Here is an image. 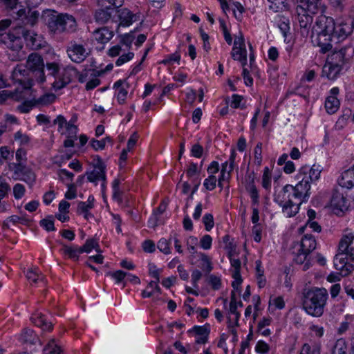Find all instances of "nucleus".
Instances as JSON below:
<instances>
[{
    "mask_svg": "<svg viewBox=\"0 0 354 354\" xmlns=\"http://www.w3.org/2000/svg\"><path fill=\"white\" fill-rule=\"evenodd\" d=\"M21 177L22 180L25 181L29 185H32L35 181V175L30 169H28L26 173Z\"/></svg>",
    "mask_w": 354,
    "mask_h": 354,
    "instance_id": "6e6d98bb",
    "label": "nucleus"
},
{
    "mask_svg": "<svg viewBox=\"0 0 354 354\" xmlns=\"http://www.w3.org/2000/svg\"><path fill=\"white\" fill-rule=\"evenodd\" d=\"M55 100L54 94H45L41 96L37 100V103L42 105H46L53 102Z\"/></svg>",
    "mask_w": 354,
    "mask_h": 354,
    "instance_id": "09e8293b",
    "label": "nucleus"
},
{
    "mask_svg": "<svg viewBox=\"0 0 354 354\" xmlns=\"http://www.w3.org/2000/svg\"><path fill=\"white\" fill-rule=\"evenodd\" d=\"M348 256L342 251H339L334 257V266L343 277L348 276L354 270L353 265L348 261Z\"/></svg>",
    "mask_w": 354,
    "mask_h": 354,
    "instance_id": "1a4fd4ad",
    "label": "nucleus"
},
{
    "mask_svg": "<svg viewBox=\"0 0 354 354\" xmlns=\"http://www.w3.org/2000/svg\"><path fill=\"white\" fill-rule=\"evenodd\" d=\"M44 354H62L61 347L56 343L55 339H51L44 348Z\"/></svg>",
    "mask_w": 354,
    "mask_h": 354,
    "instance_id": "7c9ffc66",
    "label": "nucleus"
},
{
    "mask_svg": "<svg viewBox=\"0 0 354 354\" xmlns=\"http://www.w3.org/2000/svg\"><path fill=\"white\" fill-rule=\"evenodd\" d=\"M40 225L44 227L46 231H55L53 217L49 216L39 221Z\"/></svg>",
    "mask_w": 354,
    "mask_h": 354,
    "instance_id": "a19ab883",
    "label": "nucleus"
},
{
    "mask_svg": "<svg viewBox=\"0 0 354 354\" xmlns=\"http://www.w3.org/2000/svg\"><path fill=\"white\" fill-rule=\"evenodd\" d=\"M308 173L310 175V176H312L313 181H316L320 177L321 170L319 169V166L314 165L311 168L308 167Z\"/></svg>",
    "mask_w": 354,
    "mask_h": 354,
    "instance_id": "052dcab7",
    "label": "nucleus"
},
{
    "mask_svg": "<svg viewBox=\"0 0 354 354\" xmlns=\"http://www.w3.org/2000/svg\"><path fill=\"white\" fill-rule=\"evenodd\" d=\"M170 240H167L166 239H161L158 242V248L164 254H169L171 253L170 249Z\"/></svg>",
    "mask_w": 354,
    "mask_h": 354,
    "instance_id": "79ce46f5",
    "label": "nucleus"
},
{
    "mask_svg": "<svg viewBox=\"0 0 354 354\" xmlns=\"http://www.w3.org/2000/svg\"><path fill=\"white\" fill-rule=\"evenodd\" d=\"M315 27L317 33L315 41L320 47L321 52L326 53L333 48V37L339 42L351 35L354 30V19H346L336 24L332 17L320 15L315 22Z\"/></svg>",
    "mask_w": 354,
    "mask_h": 354,
    "instance_id": "f257e3e1",
    "label": "nucleus"
},
{
    "mask_svg": "<svg viewBox=\"0 0 354 354\" xmlns=\"http://www.w3.org/2000/svg\"><path fill=\"white\" fill-rule=\"evenodd\" d=\"M124 3V0H97V3L100 8H120Z\"/></svg>",
    "mask_w": 354,
    "mask_h": 354,
    "instance_id": "f704fd0d",
    "label": "nucleus"
},
{
    "mask_svg": "<svg viewBox=\"0 0 354 354\" xmlns=\"http://www.w3.org/2000/svg\"><path fill=\"white\" fill-rule=\"evenodd\" d=\"M327 299L326 289L323 288H310L303 294V308L308 315L319 317L324 313Z\"/></svg>",
    "mask_w": 354,
    "mask_h": 354,
    "instance_id": "20e7f679",
    "label": "nucleus"
},
{
    "mask_svg": "<svg viewBox=\"0 0 354 354\" xmlns=\"http://www.w3.org/2000/svg\"><path fill=\"white\" fill-rule=\"evenodd\" d=\"M308 166H304L302 167L299 171L298 174L297 175V179L298 180H301L303 183H306L307 185H310L311 183L314 182L312 176L308 173Z\"/></svg>",
    "mask_w": 354,
    "mask_h": 354,
    "instance_id": "72a5a7b5",
    "label": "nucleus"
},
{
    "mask_svg": "<svg viewBox=\"0 0 354 354\" xmlns=\"http://www.w3.org/2000/svg\"><path fill=\"white\" fill-rule=\"evenodd\" d=\"M108 274L113 277L117 283H120L127 275V274L122 270H118L113 272H109Z\"/></svg>",
    "mask_w": 354,
    "mask_h": 354,
    "instance_id": "bf43d9fd",
    "label": "nucleus"
},
{
    "mask_svg": "<svg viewBox=\"0 0 354 354\" xmlns=\"http://www.w3.org/2000/svg\"><path fill=\"white\" fill-rule=\"evenodd\" d=\"M212 239L211 236L209 234H205L201 238L200 241V245L204 250H208L212 246Z\"/></svg>",
    "mask_w": 354,
    "mask_h": 354,
    "instance_id": "4d7b16f0",
    "label": "nucleus"
},
{
    "mask_svg": "<svg viewBox=\"0 0 354 354\" xmlns=\"http://www.w3.org/2000/svg\"><path fill=\"white\" fill-rule=\"evenodd\" d=\"M44 66L43 58L40 55L32 53L28 55L26 63L27 70H17L20 74L28 76L26 80H20L21 84L24 85L25 88H31L35 82L41 84L46 81ZM15 73H17V70H15Z\"/></svg>",
    "mask_w": 354,
    "mask_h": 354,
    "instance_id": "7ed1b4c3",
    "label": "nucleus"
},
{
    "mask_svg": "<svg viewBox=\"0 0 354 354\" xmlns=\"http://www.w3.org/2000/svg\"><path fill=\"white\" fill-rule=\"evenodd\" d=\"M199 172L200 171L198 170V168H197V165L194 162H191L189 165L188 169H187L186 173H187V177L192 178L195 175L198 176Z\"/></svg>",
    "mask_w": 354,
    "mask_h": 354,
    "instance_id": "338daca9",
    "label": "nucleus"
},
{
    "mask_svg": "<svg viewBox=\"0 0 354 354\" xmlns=\"http://www.w3.org/2000/svg\"><path fill=\"white\" fill-rule=\"evenodd\" d=\"M208 283L214 290H218L221 287V279L214 274H211L208 277Z\"/></svg>",
    "mask_w": 354,
    "mask_h": 354,
    "instance_id": "de8ad7c7",
    "label": "nucleus"
},
{
    "mask_svg": "<svg viewBox=\"0 0 354 354\" xmlns=\"http://www.w3.org/2000/svg\"><path fill=\"white\" fill-rule=\"evenodd\" d=\"M347 344L345 339L341 338L336 341L332 354H346Z\"/></svg>",
    "mask_w": 354,
    "mask_h": 354,
    "instance_id": "4c0bfd02",
    "label": "nucleus"
},
{
    "mask_svg": "<svg viewBox=\"0 0 354 354\" xmlns=\"http://www.w3.org/2000/svg\"><path fill=\"white\" fill-rule=\"evenodd\" d=\"M118 15V18L120 21L119 26H129L133 22L136 21L139 19V15L133 13L130 10L126 8H117L115 15Z\"/></svg>",
    "mask_w": 354,
    "mask_h": 354,
    "instance_id": "ddd939ff",
    "label": "nucleus"
},
{
    "mask_svg": "<svg viewBox=\"0 0 354 354\" xmlns=\"http://www.w3.org/2000/svg\"><path fill=\"white\" fill-rule=\"evenodd\" d=\"M120 184V179L115 178L113 180V184H112V187H113V198L114 199L117 200L118 201L121 202L122 201V198H121L122 192L120 190V187H119Z\"/></svg>",
    "mask_w": 354,
    "mask_h": 354,
    "instance_id": "37998d69",
    "label": "nucleus"
},
{
    "mask_svg": "<svg viewBox=\"0 0 354 354\" xmlns=\"http://www.w3.org/2000/svg\"><path fill=\"white\" fill-rule=\"evenodd\" d=\"M274 201L282 207V211L288 217L296 215L299 209V206L303 201L299 196L294 195L290 190H286V186L282 191L275 197Z\"/></svg>",
    "mask_w": 354,
    "mask_h": 354,
    "instance_id": "39448f33",
    "label": "nucleus"
},
{
    "mask_svg": "<svg viewBox=\"0 0 354 354\" xmlns=\"http://www.w3.org/2000/svg\"><path fill=\"white\" fill-rule=\"evenodd\" d=\"M343 68L339 66L334 65L331 62L326 61L322 68V76L326 77L328 80H333L337 78Z\"/></svg>",
    "mask_w": 354,
    "mask_h": 354,
    "instance_id": "5701e85b",
    "label": "nucleus"
},
{
    "mask_svg": "<svg viewBox=\"0 0 354 354\" xmlns=\"http://www.w3.org/2000/svg\"><path fill=\"white\" fill-rule=\"evenodd\" d=\"M142 249L145 252L152 253L156 250V245L151 240H146L142 243Z\"/></svg>",
    "mask_w": 354,
    "mask_h": 354,
    "instance_id": "13d9d810",
    "label": "nucleus"
},
{
    "mask_svg": "<svg viewBox=\"0 0 354 354\" xmlns=\"http://www.w3.org/2000/svg\"><path fill=\"white\" fill-rule=\"evenodd\" d=\"M46 70L48 72L46 77H52L55 80H57L59 74V66L56 62H49L47 63L46 65Z\"/></svg>",
    "mask_w": 354,
    "mask_h": 354,
    "instance_id": "58836bf2",
    "label": "nucleus"
},
{
    "mask_svg": "<svg viewBox=\"0 0 354 354\" xmlns=\"http://www.w3.org/2000/svg\"><path fill=\"white\" fill-rule=\"evenodd\" d=\"M106 169H102L98 167H93L91 171L86 172L85 175L89 182L96 183L98 180H102L106 181Z\"/></svg>",
    "mask_w": 354,
    "mask_h": 354,
    "instance_id": "bb28decb",
    "label": "nucleus"
},
{
    "mask_svg": "<svg viewBox=\"0 0 354 354\" xmlns=\"http://www.w3.org/2000/svg\"><path fill=\"white\" fill-rule=\"evenodd\" d=\"M94 39L100 44H106L113 37V32L106 26L97 28L93 32Z\"/></svg>",
    "mask_w": 354,
    "mask_h": 354,
    "instance_id": "4be33fe9",
    "label": "nucleus"
},
{
    "mask_svg": "<svg viewBox=\"0 0 354 354\" xmlns=\"http://www.w3.org/2000/svg\"><path fill=\"white\" fill-rule=\"evenodd\" d=\"M203 223L207 231H210L214 227V222L213 215L212 214H206L203 218Z\"/></svg>",
    "mask_w": 354,
    "mask_h": 354,
    "instance_id": "49530a36",
    "label": "nucleus"
},
{
    "mask_svg": "<svg viewBox=\"0 0 354 354\" xmlns=\"http://www.w3.org/2000/svg\"><path fill=\"white\" fill-rule=\"evenodd\" d=\"M12 169L14 171V174L17 176L16 178H17L20 176H22L28 169L26 168V166L22 165L21 162H18L13 164Z\"/></svg>",
    "mask_w": 354,
    "mask_h": 354,
    "instance_id": "8fccbe9b",
    "label": "nucleus"
},
{
    "mask_svg": "<svg viewBox=\"0 0 354 354\" xmlns=\"http://www.w3.org/2000/svg\"><path fill=\"white\" fill-rule=\"evenodd\" d=\"M1 43L4 44L8 49L13 52L12 60H20L23 58L24 55L21 52L23 42L19 36L11 32L9 35H4Z\"/></svg>",
    "mask_w": 354,
    "mask_h": 354,
    "instance_id": "0eeeda50",
    "label": "nucleus"
},
{
    "mask_svg": "<svg viewBox=\"0 0 354 354\" xmlns=\"http://www.w3.org/2000/svg\"><path fill=\"white\" fill-rule=\"evenodd\" d=\"M339 100L335 96H328L325 101V109L330 114L335 113L339 107Z\"/></svg>",
    "mask_w": 354,
    "mask_h": 354,
    "instance_id": "c756f323",
    "label": "nucleus"
},
{
    "mask_svg": "<svg viewBox=\"0 0 354 354\" xmlns=\"http://www.w3.org/2000/svg\"><path fill=\"white\" fill-rule=\"evenodd\" d=\"M48 32L52 35L73 33L76 31L77 24L75 18L68 13H60L47 10L41 16Z\"/></svg>",
    "mask_w": 354,
    "mask_h": 354,
    "instance_id": "f03ea898",
    "label": "nucleus"
},
{
    "mask_svg": "<svg viewBox=\"0 0 354 354\" xmlns=\"http://www.w3.org/2000/svg\"><path fill=\"white\" fill-rule=\"evenodd\" d=\"M227 166V162H225L222 165V169L221 171V176L218 180V185L221 188V190L223 189L222 180H228L230 176V173L229 171L226 174V169Z\"/></svg>",
    "mask_w": 354,
    "mask_h": 354,
    "instance_id": "a18cd8bd",
    "label": "nucleus"
},
{
    "mask_svg": "<svg viewBox=\"0 0 354 354\" xmlns=\"http://www.w3.org/2000/svg\"><path fill=\"white\" fill-rule=\"evenodd\" d=\"M70 59L75 63L82 62L88 56L84 45L77 44L75 41H71L70 46L66 50Z\"/></svg>",
    "mask_w": 354,
    "mask_h": 354,
    "instance_id": "9d476101",
    "label": "nucleus"
},
{
    "mask_svg": "<svg viewBox=\"0 0 354 354\" xmlns=\"http://www.w3.org/2000/svg\"><path fill=\"white\" fill-rule=\"evenodd\" d=\"M203 153V147L199 144H195L192 146L191 149V154L196 158H201Z\"/></svg>",
    "mask_w": 354,
    "mask_h": 354,
    "instance_id": "e2e57ef3",
    "label": "nucleus"
},
{
    "mask_svg": "<svg viewBox=\"0 0 354 354\" xmlns=\"http://www.w3.org/2000/svg\"><path fill=\"white\" fill-rule=\"evenodd\" d=\"M26 278L29 281L37 283L38 281L44 283V277L37 268L30 269L27 271Z\"/></svg>",
    "mask_w": 354,
    "mask_h": 354,
    "instance_id": "473e14b6",
    "label": "nucleus"
},
{
    "mask_svg": "<svg viewBox=\"0 0 354 354\" xmlns=\"http://www.w3.org/2000/svg\"><path fill=\"white\" fill-rule=\"evenodd\" d=\"M32 322L37 326L41 328L44 331H50L53 325L51 322H47L44 315L38 311L32 314L30 318Z\"/></svg>",
    "mask_w": 354,
    "mask_h": 354,
    "instance_id": "b1692460",
    "label": "nucleus"
},
{
    "mask_svg": "<svg viewBox=\"0 0 354 354\" xmlns=\"http://www.w3.org/2000/svg\"><path fill=\"white\" fill-rule=\"evenodd\" d=\"M255 349L257 353H266L269 351L270 347L265 342L259 341L256 345Z\"/></svg>",
    "mask_w": 354,
    "mask_h": 354,
    "instance_id": "69168bd1",
    "label": "nucleus"
},
{
    "mask_svg": "<svg viewBox=\"0 0 354 354\" xmlns=\"http://www.w3.org/2000/svg\"><path fill=\"white\" fill-rule=\"evenodd\" d=\"M230 259L231 266L234 268L233 274L236 277L240 276V269H241V261L239 259H234L232 257H229Z\"/></svg>",
    "mask_w": 354,
    "mask_h": 354,
    "instance_id": "0e129e2a",
    "label": "nucleus"
},
{
    "mask_svg": "<svg viewBox=\"0 0 354 354\" xmlns=\"http://www.w3.org/2000/svg\"><path fill=\"white\" fill-rule=\"evenodd\" d=\"M348 50V48H342L339 50L333 51V53L328 56L327 61L343 68L350 59V55L347 54Z\"/></svg>",
    "mask_w": 354,
    "mask_h": 354,
    "instance_id": "2eb2a0df",
    "label": "nucleus"
},
{
    "mask_svg": "<svg viewBox=\"0 0 354 354\" xmlns=\"http://www.w3.org/2000/svg\"><path fill=\"white\" fill-rule=\"evenodd\" d=\"M17 15L25 25L33 26L37 23L40 15L37 10L21 9L17 11Z\"/></svg>",
    "mask_w": 354,
    "mask_h": 354,
    "instance_id": "f3484780",
    "label": "nucleus"
},
{
    "mask_svg": "<svg viewBox=\"0 0 354 354\" xmlns=\"http://www.w3.org/2000/svg\"><path fill=\"white\" fill-rule=\"evenodd\" d=\"M12 24V21L10 19H5L0 21V41L1 42L3 41V37L4 35H9L11 32L8 31V32L6 30L8 29V28Z\"/></svg>",
    "mask_w": 354,
    "mask_h": 354,
    "instance_id": "ea45409f",
    "label": "nucleus"
},
{
    "mask_svg": "<svg viewBox=\"0 0 354 354\" xmlns=\"http://www.w3.org/2000/svg\"><path fill=\"white\" fill-rule=\"evenodd\" d=\"M113 88L118 91V102L124 104L128 93L127 88H129V83L126 80H119L114 84Z\"/></svg>",
    "mask_w": 354,
    "mask_h": 354,
    "instance_id": "a878e982",
    "label": "nucleus"
},
{
    "mask_svg": "<svg viewBox=\"0 0 354 354\" xmlns=\"http://www.w3.org/2000/svg\"><path fill=\"white\" fill-rule=\"evenodd\" d=\"M149 274L156 280L150 281L148 286L152 287L153 285L156 286V290L158 293H160V288L158 286V283L160 281V270L156 268V266L152 265L149 268Z\"/></svg>",
    "mask_w": 354,
    "mask_h": 354,
    "instance_id": "2f4dec72",
    "label": "nucleus"
},
{
    "mask_svg": "<svg viewBox=\"0 0 354 354\" xmlns=\"http://www.w3.org/2000/svg\"><path fill=\"white\" fill-rule=\"evenodd\" d=\"M61 251L64 255L75 261L79 260V255L82 254L79 248L76 246L67 245L66 244L62 245Z\"/></svg>",
    "mask_w": 354,
    "mask_h": 354,
    "instance_id": "c85d7f7f",
    "label": "nucleus"
},
{
    "mask_svg": "<svg viewBox=\"0 0 354 354\" xmlns=\"http://www.w3.org/2000/svg\"><path fill=\"white\" fill-rule=\"evenodd\" d=\"M231 56L234 60L241 63L243 67L247 64V51L245 47L234 46L231 52Z\"/></svg>",
    "mask_w": 354,
    "mask_h": 354,
    "instance_id": "cd10ccee",
    "label": "nucleus"
},
{
    "mask_svg": "<svg viewBox=\"0 0 354 354\" xmlns=\"http://www.w3.org/2000/svg\"><path fill=\"white\" fill-rule=\"evenodd\" d=\"M338 184L342 187L348 189L354 187V165L342 174L338 179Z\"/></svg>",
    "mask_w": 354,
    "mask_h": 354,
    "instance_id": "aec40b11",
    "label": "nucleus"
},
{
    "mask_svg": "<svg viewBox=\"0 0 354 354\" xmlns=\"http://www.w3.org/2000/svg\"><path fill=\"white\" fill-rule=\"evenodd\" d=\"M262 143L258 142L254 148V161L257 165H261L262 162Z\"/></svg>",
    "mask_w": 354,
    "mask_h": 354,
    "instance_id": "603ef678",
    "label": "nucleus"
},
{
    "mask_svg": "<svg viewBox=\"0 0 354 354\" xmlns=\"http://www.w3.org/2000/svg\"><path fill=\"white\" fill-rule=\"evenodd\" d=\"M115 8H101L95 12V19L97 23L104 24L115 16Z\"/></svg>",
    "mask_w": 354,
    "mask_h": 354,
    "instance_id": "412c9836",
    "label": "nucleus"
},
{
    "mask_svg": "<svg viewBox=\"0 0 354 354\" xmlns=\"http://www.w3.org/2000/svg\"><path fill=\"white\" fill-rule=\"evenodd\" d=\"M21 338L24 343H28L30 344H35L36 343V335L34 331L30 328L24 329Z\"/></svg>",
    "mask_w": 354,
    "mask_h": 354,
    "instance_id": "c9c22d12",
    "label": "nucleus"
},
{
    "mask_svg": "<svg viewBox=\"0 0 354 354\" xmlns=\"http://www.w3.org/2000/svg\"><path fill=\"white\" fill-rule=\"evenodd\" d=\"M330 205L333 209L336 210L335 214H338L339 212H344L348 210L349 201L346 197L344 196L343 193L335 189L333 192Z\"/></svg>",
    "mask_w": 354,
    "mask_h": 354,
    "instance_id": "9b49d317",
    "label": "nucleus"
},
{
    "mask_svg": "<svg viewBox=\"0 0 354 354\" xmlns=\"http://www.w3.org/2000/svg\"><path fill=\"white\" fill-rule=\"evenodd\" d=\"M317 243L315 239L312 235H304L299 245V249L295 254L294 260L298 264H303L304 270H306L310 266V254L316 248Z\"/></svg>",
    "mask_w": 354,
    "mask_h": 354,
    "instance_id": "423d86ee",
    "label": "nucleus"
},
{
    "mask_svg": "<svg viewBox=\"0 0 354 354\" xmlns=\"http://www.w3.org/2000/svg\"><path fill=\"white\" fill-rule=\"evenodd\" d=\"M270 183L271 181L269 169L268 167H266L262 178V186L267 189L270 187Z\"/></svg>",
    "mask_w": 354,
    "mask_h": 354,
    "instance_id": "680f3d73",
    "label": "nucleus"
},
{
    "mask_svg": "<svg viewBox=\"0 0 354 354\" xmlns=\"http://www.w3.org/2000/svg\"><path fill=\"white\" fill-rule=\"evenodd\" d=\"M21 34L24 37L26 46L32 50H39L46 46V41L41 35H38L33 30L20 28Z\"/></svg>",
    "mask_w": 354,
    "mask_h": 354,
    "instance_id": "6e6552de",
    "label": "nucleus"
},
{
    "mask_svg": "<svg viewBox=\"0 0 354 354\" xmlns=\"http://www.w3.org/2000/svg\"><path fill=\"white\" fill-rule=\"evenodd\" d=\"M338 250L345 252L351 261H354V235H345L339 243Z\"/></svg>",
    "mask_w": 354,
    "mask_h": 354,
    "instance_id": "a211bd4d",
    "label": "nucleus"
},
{
    "mask_svg": "<svg viewBox=\"0 0 354 354\" xmlns=\"http://www.w3.org/2000/svg\"><path fill=\"white\" fill-rule=\"evenodd\" d=\"M25 193V187L23 185L17 183L13 187V194L16 199L23 197Z\"/></svg>",
    "mask_w": 354,
    "mask_h": 354,
    "instance_id": "864d4df0",
    "label": "nucleus"
},
{
    "mask_svg": "<svg viewBox=\"0 0 354 354\" xmlns=\"http://www.w3.org/2000/svg\"><path fill=\"white\" fill-rule=\"evenodd\" d=\"M256 178V174L254 171L247 173L245 180V189L250 193L252 198V203L254 205L259 204V192L254 185V180Z\"/></svg>",
    "mask_w": 354,
    "mask_h": 354,
    "instance_id": "dca6fc26",
    "label": "nucleus"
},
{
    "mask_svg": "<svg viewBox=\"0 0 354 354\" xmlns=\"http://www.w3.org/2000/svg\"><path fill=\"white\" fill-rule=\"evenodd\" d=\"M300 2V5H298L297 8H302L306 11H308L310 14H323L326 10V6H324L322 0H298Z\"/></svg>",
    "mask_w": 354,
    "mask_h": 354,
    "instance_id": "f8f14e48",
    "label": "nucleus"
},
{
    "mask_svg": "<svg viewBox=\"0 0 354 354\" xmlns=\"http://www.w3.org/2000/svg\"><path fill=\"white\" fill-rule=\"evenodd\" d=\"M297 18L302 35H308L313 23L312 15L302 8H297Z\"/></svg>",
    "mask_w": 354,
    "mask_h": 354,
    "instance_id": "4468645a",
    "label": "nucleus"
},
{
    "mask_svg": "<svg viewBox=\"0 0 354 354\" xmlns=\"http://www.w3.org/2000/svg\"><path fill=\"white\" fill-rule=\"evenodd\" d=\"M192 331L194 332L195 334L198 336L209 335L210 332L209 325L206 324L202 326H195L192 328Z\"/></svg>",
    "mask_w": 354,
    "mask_h": 354,
    "instance_id": "c03bdc74",
    "label": "nucleus"
},
{
    "mask_svg": "<svg viewBox=\"0 0 354 354\" xmlns=\"http://www.w3.org/2000/svg\"><path fill=\"white\" fill-rule=\"evenodd\" d=\"M81 253L86 252L89 253L93 249H95L96 251H99V244L93 239H87L86 243L81 247H79Z\"/></svg>",
    "mask_w": 354,
    "mask_h": 354,
    "instance_id": "e433bc0d",
    "label": "nucleus"
},
{
    "mask_svg": "<svg viewBox=\"0 0 354 354\" xmlns=\"http://www.w3.org/2000/svg\"><path fill=\"white\" fill-rule=\"evenodd\" d=\"M217 179L215 176L211 175L204 180V187L207 190H213L216 187Z\"/></svg>",
    "mask_w": 354,
    "mask_h": 354,
    "instance_id": "3c124183",
    "label": "nucleus"
},
{
    "mask_svg": "<svg viewBox=\"0 0 354 354\" xmlns=\"http://www.w3.org/2000/svg\"><path fill=\"white\" fill-rule=\"evenodd\" d=\"M71 82V75L68 70L64 69L62 73H59L57 80L51 84L56 90L61 89Z\"/></svg>",
    "mask_w": 354,
    "mask_h": 354,
    "instance_id": "393cba45",
    "label": "nucleus"
},
{
    "mask_svg": "<svg viewBox=\"0 0 354 354\" xmlns=\"http://www.w3.org/2000/svg\"><path fill=\"white\" fill-rule=\"evenodd\" d=\"M299 354H320V352L318 349L314 348L311 350V347L308 344H304Z\"/></svg>",
    "mask_w": 354,
    "mask_h": 354,
    "instance_id": "774afa93",
    "label": "nucleus"
},
{
    "mask_svg": "<svg viewBox=\"0 0 354 354\" xmlns=\"http://www.w3.org/2000/svg\"><path fill=\"white\" fill-rule=\"evenodd\" d=\"M310 189V185H307L306 183H304L301 180H299V183L295 186H292L291 185H286V191H293L292 192L294 193V195L299 196L303 202L306 201V199L309 197Z\"/></svg>",
    "mask_w": 354,
    "mask_h": 354,
    "instance_id": "6ab92c4d",
    "label": "nucleus"
},
{
    "mask_svg": "<svg viewBox=\"0 0 354 354\" xmlns=\"http://www.w3.org/2000/svg\"><path fill=\"white\" fill-rule=\"evenodd\" d=\"M68 191L65 194V197L67 199H73L76 198L77 196V189L76 185L74 183L67 184Z\"/></svg>",
    "mask_w": 354,
    "mask_h": 354,
    "instance_id": "5fc2aeb1",
    "label": "nucleus"
}]
</instances>
